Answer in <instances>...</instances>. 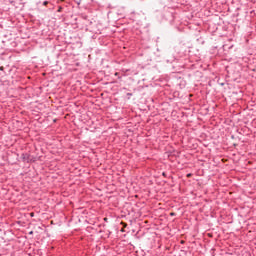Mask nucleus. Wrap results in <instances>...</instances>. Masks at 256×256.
Masks as SVG:
<instances>
[{"instance_id": "nucleus-7", "label": "nucleus", "mask_w": 256, "mask_h": 256, "mask_svg": "<svg viewBox=\"0 0 256 256\" xmlns=\"http://www.w3.org/2000/svg\"><path fill=\"white\" fill-rule=\"evenodd\" d=\"M58 11H61V8H59V10Z\"/></svg>"}, {"instance_id": "nucleus-5", "label": "nucleus", "mask_w": 256, "mask_h": 256, "mask_svg": "<svg viewBox=\"0 0 256 256\" xmlns=\"http://www.w3.org/2000/svg\"><path fill=\"white\" fill-rule=\"evenodd\" d=\"M122 233L125 231V228H121Z\"/></svg>"}, {"instance_id": "nucleus-6", "label": "nucleus", "mask_w": 256, "mask_h": 256, "mask_svg": "<svg viewBox=\"0 0 256 256\" xmlns=\"http://www.w3.org/2000/svg\"><path fill=\"white\" fill-rule=\"evenodd\" d=\"M183 243H185V241L182 240V241H181V244L183 245Z\"/></svg>"}, {"instance_id": "nucleus-3", "label": "nucleus", "mask_w": 256, "mask_h": 256, "mask_svg": "<svg viewBox=\"0 0 256 256\" xmlns=\"http://www.w3.org/2000/svg\"><path fill=\"white\" fill-rule=\"evenodd\" d=\"M171 217H175V212L170 213Z\"/></svg>"}, {"instance_id": "nucleus-2", "label": "nucleus", "mask_w": 256, "mask_h": 256, "mask_svg": "<svg viewBox=\"0 0 256 256\" xmlns=\"http://www.w3.org/2000/svg\"><path fill=\"white\" fill-rule=\"evenodd\" d=\"M43 5H49V2L48 1H44Z\"/></svg>"}, {"instance_id": "nucleus-8", "label": "nucleus", "mask_w": 256, "mask_h": 256, "mask_svg": "<svg viewBox=\"0 0 256 256\" xmlns=\"http://www.w3.org/2000/svg\"><path fill=\"white\" fill-rule=\"evenodd\" d=\"M128 96H131V94L128 93Z\"/></svg>"}, {"instance_id": "nucleus-1", "label": "nucleus", "mask_w": 256, "mask_h": 256, "mask_svg": "<svg viewBox=\"0 0 256 256\" xmlns=\"http://www.w3.org/2000/svg\"><path fill=\"white\" fill-rule=\"evenodd\" d=\"M21 159L24 163H29L31 161V155H29V153H23Z\"/></svg>"}, {"instance_id": "nucleus-4", "label": "nucleus", "mask_w": 256, "mask_h": 256, "mask_svg": "<svg viewBox=\"0 0 256 256\" xmlns=\"http://www.w3.org/2000/svg\"><path fill=\"white\" fill-rule=\"evenodd\" d=\"M120 225H127L125 222H121Z\"/></svg>"}]
</instances>
